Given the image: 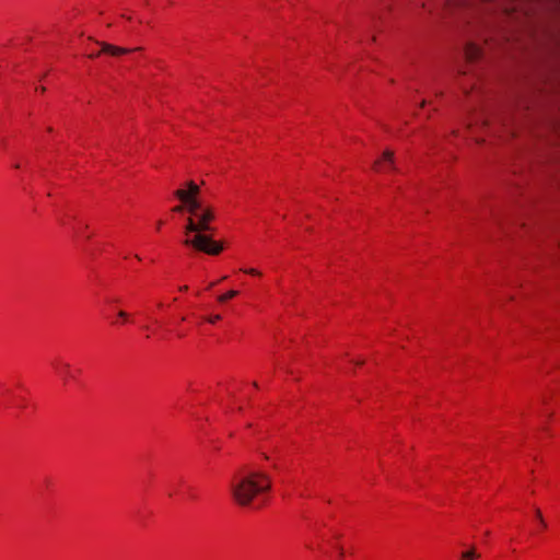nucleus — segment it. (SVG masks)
<instances>
[{"label": "nucleus", "mask_w": 560, "mask_h": 560, "mask_svg": "<svg viewBox=\"0 0 560 560\" xmlns=\"http://www.w3.org/2000/svg\"><path fill=\"white\" fill-rule=\"evenodd\" d=\"M188 201L186 211L188 218L184 228L186 238L184 244L208 255H219L223 250V245L215 242L211 234L214 229L211 222L215 218L214 209L203 205L201 201Z\"/></svg>", "instance_id": "nucleus-1"}, {"label": "nucleus", "mask_w": 560, "mask_h": 560, "mask_svg": "<svg viewBox=\"0 0 560 560\" xmlns=\"http://www.w3.org/2000/svg\"><path fill=\"white\" fill-rule=\"evenodd\" d=\"M271 489V478L262 471L250 470L234 476L230 483V492L233 500L241 506H248L258 494Z\"/></svg>", "instance_id": "nucleus-2"}, {"label": "nucleus", "mask_w": 560, "mask_h": 560, "mask_svg": "<svg viewBox=\"0 0 560 560\" xmlns=\"http://www.w3.org/2000/svg\"><path fill=\"white\" fill-rule=\"evenodd\" d=\"M447 5L463 8L475 12H479L480 10L490 11L493 10L494 8H500L505 13L509 12L508 5L497 0H448Z\"/></svg>", "instance_id": "nucleus-3"}, {"label": "nucleus", "mask_w": 560, "mask_h": 560, "mask_svg": "<svg viewBox=\"0 0 560 560\" xmlns=\"http://www.w3.org/2000/svg\"><path fill=\"white\" fill-rule=\"evenodd\" d=\"M187 188H188V190L177 189L174 192L175 197L178 198L186 206L188 205V201H186L187 199L200 201L198 198V195L200 192L199 186L195 182L190 180L187 183Z\"/></svg>", "instance_id": "nucleus-4"}, {"label": "nucleus", "mask_w": 560, "mask_h": 560, "mask_svg": "<svg viewBox=\"0 0 560 560\" xmlns=\"http://www.w3.org/2000/svg\"><path fill=\"white\" fill-rule=\"evenodd\" d=\"M373 168L377 172L383 170L397 171L394 161V152L390 150L384 151L382 159L374 162Z\"/></svg>", "instance_id": "nucleus-5"}, {"label": "nucleus", "mask_w": 560, "mask_h": 560, "mask_svg": "<svg viewBox=\"0 0 560 560\" xmlns=\"http://www.w3.org/2000/svg\"><path fill=\"white\" fill-rule=\"evenodd\" d=\"M100 45L102 47V50L98 52L91 54L90 55L91 58H95V57L100 56L101 52H105L110 56H120V55L133 51V49H127V48L118 47V46L107 44V43H100ZM140 49H141L140 47L135 48V50H140Z\"/></svg>", "instance_id": "nucleus-6"}, {"label": "nucleus", "mask_w": 560, "mask_h": 560, "mask_svg": "<svg viewBox=\"0 0 560 560\" xmlns=\"http://www.w3.org/2000/svg\"><path fill=\"white\" fill-rule=\"evenodd\" d=\"M465 55L469 61H474L483 55V49L475 43H468L465 48Z\"/></svg>", "instance_id": "nucleus-7"}, {"label": "nucleus", "mask_w": 560, "mask_h": 560, "mask_svg": "<svg viewBox=\"0 0 560 560\" xmlns=\"http://www.w3.org/2000/svg\"><path fill=\"white\" fill-rule=\"evenodd\" d=\"M56 372L62 377L63 382L67 383L70 375V364L61 360L52 362Z\"/></svg>", "instance_id": "nucleus-8"}, {"label": "nucleus", "mask_w": 560, "mask_h": 560, "mask_svg": "<svg viewBox=\"0 0 560 560\" xmlns=\"http://www.w3.org/2000/svg\"><path fill=\"white\" fill-rule=\"evenodd\" d=\"M237 294H238V292H237V291H235V290H230V291H229V292H226L225 294H222V295L218 296V301H219V302H221V303H224V302H226L228 300L235 298Z\"/></svg>", "instance_id": "nucleus-9"}, {"label": "nucleus", "mask_w": 560, "mask_h": 560, "mask_svg": "<svg viewBox=\"0 0 560 560\" xmlns=\"http://www.w3.org/2000/svg\"><path fill=\"white\" fill-rule=\"evenodd\" d=\"M462 557L465 560H475V559L479 558V555L474 549H471L469 551L463 552Z\"/></svg>", "instance_id": "nucleus-10"}, {"label": "nucleus", "mask_w": 560, "mask_h": 560, "mask_svg": "<svg viewBox=\"0 0 560 560\" xmlns=\"http://www.w3.org/2000/svg\"><path fill=\"white\" fill-rule=\"evenodd\" d=\"M245 273L252 275V276H260V272L257 269L249 268V269H243Z\"/></svg>", "instance_id": "nucleus-11"}, {"label": "nucleus", "mask_w": 560, "mask_h": 560, "mask_svg": "<svg viewBox=\"0 0 560 560\" xmlns=\"http://www.w3.org/2000/svg\"><path fill=\"white\" fill-rule=\"evenodd\" d=\"M220 319H221V316H220V315H218V314H217V315L209 316V317L207 318V320H208L209 323H211V324H214V323H217V322H218V320H220Z\"/></svg>", "instance_id": "nucleus-12"}, {"label": "nucleus", "mask_w": 560, "mask_h": 560, "mask_svg": "<svg viewBox=\"0 0 560 560\" xmlns=\"http://www.w3.org/2000/svg\"><path fill=\"white\" fill-rule=\"evenodd\" d=\"M173 211H175V212L186 211V205L182 202V205L176 206L175 208H173Z\"/></svg>", "instance_id": "nucleus-13"}, {"label": "nucleus", "mask_w": 560, "mask_h": 560, "mask_svg": "<svg viewBox=\"0 0 560 560\" xmlns=\"http://www.w3.org/2000/svg\"><path fill=\"white\" fill-rule=\"evenodd\" d=\"M535 515H536V517L539 520V523H540V524H544V518H542V515H541V512H540V510H539V509H536V510H535Z\"/></svg>", "instance_id": "nucleus-14"}, {"label": "nucleus", "mask_w": 560, "mask_h": 560, "mask_svg": "<svg viewBox=\"0 0 560 560\" xmlns=\"http://www.w3.org/2000/svg\"><path fill=\"white\" fill-rule=\"evenodd\" d=\"M118 316H119L120 318H124V319H125V318H127L128 314H127L125 311H119V312H118Z\"/></svg>", "instance_id": "nucleus-15"}, {"label": "nucleus", "mask_w": 560, "mask_h": 560, "mask_svg": "<svg viewBox=\"0 0 560 560\" xmlns=\"http://www.w3.org/2000/svg\"><path fill=\"white\" fill-rule=\"evenodd\" d=\"M188 287L187 285H183L179 288L180 291H187Z\"/></svg>", "instance_id": "nucleus-16"}, {"label": "nucleus", "mask_w": 560, "mask_h": 560, "mask_svg": "<svg viewBox=\"0 0 560 560\" xmlns=\"http://www.w3.org/2000/svg\"><path fill=\"white\" fill-rule=\"evenodd\" d=\"M355 364H357V365H362V364H363V361H362V360H361V361H357V362H355Z\"/></svg>", "instance_id": "nucleus-17"}, {"label": "nucleus", "mask_w": 560, "mask_h": 560, "mask_svg": "<svg viewBox=\"0 0 560 560\" xmlns=\"http://www.w3.org/2000/svg\"><path fill=\"white\" fill-rule=\"evenodd\" d=\"M162 224H163V222H162V221H159V222H158V229H160Z\"/></svg>", "instance_id": "nucleus-18"}, {"label": "nucleus", "mask_w": 560, "mask_h": 560, "mask_svg": "<svg viewBox=\"0 0 560 560\" xmlns=\"http://www.w3.org/2000/svg\"><path fill=\"white\" fill-rule=\"evenodd\" d=\"M39 91L45 92V88L44 86L39 88Z\"/></svg>", "instance_id": "nucleus-19"}, {"label": "nucleus", "mask_w": 560, "mask_h": 560, "mask_svg": "<svg viewBox=\"0 0 560 560\" xmlns=\"http://www.w3.org/2000/svg\"><path fill=\"white\" fill-rule=\"evenodd\" d=\"M546 526H547V525H546V523H545V522H544V524H540V527H546Z\"/></svg>", "instance_id": "nucleus-20"}]
</instances>
